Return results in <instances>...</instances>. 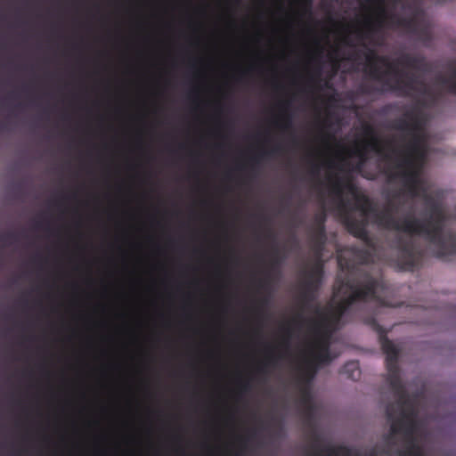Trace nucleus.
<instances>
[{"label": "nucleus", "mask_w": 456, "mask_h": 456, "mask_svg": "<svg viewBox=\"0 0 456 456\" xmlns=\"http://www.w3.org/2000/svg\"><path fill=\"white\" fill-rule=\"evenodd\" d=\"M428 115L422 109L407 113L398 124L403 138L400 141L380 142L373 135L343 151L341 166L345 167L349 159L356 158L362 163L368 151H374L384 160L389 177L398 183L400 191L396 201L411 206V211L396 217L393 208L378 211L354 184L347 178H336L334 190L340 200L342 211L347 213L345 221L355 236L366 235L365 225L371 222L395 231L407 238L421 237L428 240L433 250L440 256L456 254V232L444 227V206L440 200L442 191L433 188L424 177L422 169L429 151L426 123Z\"/></svg>", "instance_id": "obj_1"}, {"label": "nucleus", "mask_w": 456, "mask_h": 456, "mask_svg": "<svg viewBox=\"0 0 456 456\" xmlns=\"http://www.w3.org/2000/svg\"><path fill=\"white\" fill-rule=\"evenodd\" d=\"M415 60L403 56L396 61L379 56L374 51H368L365 56V69L370 75L390 88L408 94H429V88L414 77Z\"/></svg>", "instance_id": "obj_2"}, {"label": "nucleus", "mask_w": 456, "mask_h": 456, "mask_svg": "<svg viewBox=\"0 0 456 456\" xmlns=\"http://www.w3.org/2000/svg\"><path fill=\"white\" fill-rule=\"evenodd\" d=\"M379 284L372 279L355 284L348 279L340 281L335 289L330 305L318 310L314 318L339 322L346 308L356 299H369L376 297Z\"/></svg>", "instance_id": "obj_3"}, {"label": "nucleus", "mask_w": 456, "mask_h": 456, "mask_svg": "<svg viewBox=\"0 0 456 456\" xmlns=\"http://www.w3.org/2000/svg\"><path fill=\"white\" fill-rule=\"evenodd\" d=\"M431 1L442 4L448 0ZM358 2L364 17L370 21L379 23L394 17L399 7L402 14L411 22L417 20L424 13V0H358Z\"/></svg>", "instance_id": "obj_4"}, {"label": "nucleus", "mask_w": 456, "mask_h": 456, "mask_svg": "<svg viewBox=\"0 0 456 456\" xmlns=\"http://www.w3.org/2000/svg\"><path fill=\"white\" fill-rule=\"evenodd\" d=\"M338 327V322L317 318H313L310 322L311 342L308 357L312 362L324 364L332 359L328 346L331 332ZM333 358H336V355H333Z\"/></svg>", "instance_id": "obj_5"}, {"label": "nucleus", "mask_w": 456, "mask_h": 456, "mask_svg": "<svg viewBox=\"0 0 456 456\" xmlns=\"http://www.w3.org/2000/svg\"><path fill=\"white\" fill-rule=\"evenodd\" d=\"M94 28H97L94 27ZM98 28H384L383 27H355V26H340V27H293V26H285V27H279V26H225V27H219V26H214V27H206V26H188V27H172V26H166V27H145V26H136V27H99Z\"/></svg>", "instance_id": "obj_6"}, {"label": "nucleus", "mask_w": 456, "mask_h": 456, "mask_svg": "<svg viewBox=\"0 0 456 456\" xmlns=\"http://www.w3.org/2000/svg\"><path fill=\"white\" fill-rule=\"evenodd\" d=\"M354 257L358 258L356 252L353 249H346L338 253V262L341 268L349 269L354 265Z\"/></svg>", "instance_id": "obj_7"}, {"label": "nucleus", "mask_w": 456, "mask_h": 456, "mask_svg": "<svg viewBox=\"0 0 456 456\" xmlns=\"http://www.w3.org/2000/svg\"><path fill=\"white\" fill-rule=\"evenodd\" d=\"M314 0H296L292 6L299 13H308L312 11Z\"/></svg>", "instance_id": "obj_8"}, {"label": "nucleus", "mask_w": 456, "mask_h": 456, "mask_svg": "<svg viewBox=\"0 0 456 456\" xmlns=\"http://www.w3.org/2000/svg\"><path fill=\"white\" fill-rule=\"evenodd\" d=\"M54 8L59 12H67L70 10L77 12L80 8V3L77 1H72L70 3L58 2L54 4Z\"/></svg>", "instance_id": "obj_9"}, {"label": "nucleus", "mask_w": 456, "mask_h": 456, "mask_svg": "<svg viewBox=\"0 0 456 456\" xmlns=\"http://www.w3.org/2000/svg\"><path fill=\"white\" fill-rule=\"evenodd\" d=\"M443 86L449 91L456 93V67L452 69L449 77L443 81Z\"/></svg>", "instance_id": "obj_10"}, {"label": "nucleus", "mask_w": 456, "mask_h": 456, "mask_svg": "<svg viewBox=\"0 0 456 456\" xmlns=\"http://www.w3.org/2000/svg\"><path fill=\"white\" fill-rule=\"evenodd\" d=\"M346 371H351L350 378L357 379L359 376L358 364L356 362H349L345 367Z\"/></svg>", "instance_id": "obj_11"}, {"label": "nucleus", "mask_w": 456, "mask_h": 456, "mask_svg": "<svg viewBox=\"0 0 456 456\" xmlns=\"http://www.w3.org/2000/svg\"><path fill=\"white\" fill-rule=\"evenodd\" d=\"M400 247L402 248V250L405 253V254H411V245L408 243V242H405V243H402L400 245Z\"/></svg>", "instance_id": "obj_12"}, {"label": "nucleus", "mask_w": 456, "mask_h": 456, "mask_svg": "<svg viewBox=\"0 0 456 456\" xmlns=\"http://www.w3.org/2000/svg\"><path fill=\"white\" fill-rule=\"evenodd\" d=\"M4 28H8L6 27V22H5V18H4V11L2 10V27H1V29H4Z\"/></svg>", "instance_id": "obj_13"}, {"label": "nucleus", "mask_w": 456, "mask_h": 456, "mask_svg": "<svg viewBox=\"0 0 456 456\" xmlns=\"http://www.w3.org/2000/svg\"><path fill=\"white\" fill-rule=\"evenodd\" d=\"M31 4H32V1H30V0H26V1L24 2V5L26 6V8L30 7V6H31Z\"/></svg>", "instance_id": "obj_14"}, {"label": "nucleus", "mask_w": 456, "mask_h": 456, "mask_svg": "<svg viewBox=\"0 0 456 456\" xmlns=\"http://www.w3.org/2000/svg\"><path fill=\"white\" fill-rule=\"evenodd\" d=\"M94 9H99V4H94Z\"/></svg>", "instance_id": "obj_15"}]
</instances>
